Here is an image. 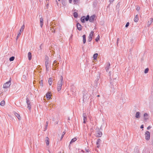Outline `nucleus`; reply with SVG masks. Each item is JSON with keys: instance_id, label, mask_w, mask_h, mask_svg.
Wrapping results in <instances>:
<instances>
[{"instance_id": "4c0bfd02", "label": "nucleus", "mask_w": 153, "mask_h": 153, "mask_svg": "<svg viewBox=\"0 0 153 153\" xmlns=\"http://www.w3.org/2000/svg\"><path fill=\"white\" fill-rule=\"evenodd\" d=\"M49 61V58L48 56H46L45 57V61Z\"/></svg>"}, {"instance_id": "0eeeda50", "label": "nucleus", "mask_w": 153, "mask_h": 153, "mask_svg": "<svg viewBox=\"0 0 153 153\" xmlns=\"http://www.w3.org/2000/svg\"><path fill=\"white\" fill-rule=\"evenodd\" d=\"M93 34H94L93 31H91V32L89 35V36H88V41L90 42H91L92 40V37L93 36Z\"/></svg>"}, {"instance_id": "f03ea898", "label": "nucleus", "mask_w": 153, "mask_h": 153, "mask_svg": "<svg viewBox=\"0 0 153 153\" xmlns=\"http://www.w3.org/2000/svg\"><path fill=\"white\" fill-rule=\"evenodd\" d=\"M11 78H10V80L5 83L3 86V88H7L9 87L11 85Z\"/></svg>"}, {"instance_id": "dca6fc26", "label": "nucleus", "mask_w": 153, "mask_h": 153, "mask_svg": "<svg viewBox=\"0 0 153 153\" xmlns=\"http://www.w3.org/2000/svg\"><path fill=\"white\" fill-rule=\"evenodd\" d=\"M45 142L47 146H48L49 144V138L48 137L45 138Z\"/></svg>"}, {"instance_id": "7ed1b4c3", "label": "nucleus", "mask_w": 153, "mask_h": 153, "mask_svg": "<svg viewBox=\"0 0 153 153\" xmlns=\"http://www.w3.org/2000/svg\"><path fill=\"white\" fill-rule=\"evenodd\" d=\"M145 138L147 140H149L150 139V133L149 131H146L145 134Z\"/></svg>"}, {"instance_id": "473e14b6", "label": "nucleus", "mask_w": 153, "mask_h": 153, "mask_svg": "<svg viewBox=\"0 0 153 153\" xmlns=\"http://www.w3.org/2000/svg\"><path fill=\"white\" fill-rule=\"evenodd\" d=\"M100 38V36L99 35H98L97 36L95 39V41L96 42L98 41H99V40Z\"/></svg>"}, {"instance_id": "393cba45", "label": "nucleus", "mask_w": 153, "mask_h": 153, "mask_svg": "<svg viewBox=\"0 0 153 153\" xmlns=\"http://www.w3.org/2000/svg\"><path fill=\"white\" fill-rule=\"evenodd\" d=\"M76 140V138L75 137L73 138V139H72V140H71V141L70 142V143L71 144L72 143L75 142Z\"/></svg>"}, {"instance_id": "423d86ee", "label": "nucleus", "mask_w": 153, "mask_h": 153, "mask_svg": "<svg viewBox=\"0 0 153 153\" xmlns=\"http://www.w3.org/2000/svg\"><path fill=\"white\" fill-rule=\"evenodd\" d=\"M96 17V15L94 14L92 16H89V21L90 22H94V19Z\"/></svg>"}, {"instance_id": "412c9836", "label": "nucleus", "mask_w": 153, "mask_h": 153, "mask_svg": "<svg viewBox=\"0 0 153 153\" xmlns=\"http://www.w3.org/2000/svg\"><path fill=\"white\" fill-rule=\"evenodd\" d=\"M82 38L83 43L85 44L86 42V36L85 35H83L82 36Z\"/></svg>"}, {"instance_id": "39448f33", "label": "nucleus", "mask_w": 153, "mask_h": 153, "mask_svg": "<svg viewBox=\"0 0 153 153\" xmlns=\"http://www.w3.org/2000/svg\"><path fill=\"white\" fill-rule=\"evenodd\" d=\"M26 102L27 105V108L29 110H30L31 108V105L29 99L27 97L26 98Z\"/></svg>"}, {"instance_id": "ddd939ff", "label": "nucleus", "mask_w": 153, "mask_h": 153, "mask_svg": "<svg viewBox=\"0 0 153 153\" xmlns=\"http://www.w3.org/2000/svg\"><path fill=\"white\" fill-rule=\"evenodd\" d=\"M140 113L139 111L137 112L135 115V117L136 118H139L140 117Z\"/></svg>"}, {"instance_id": "20e7f679", "label": "nucleus", "mask_w": 153, "mask_h": 153, "mask_svg": "<svg viewBox=\"0 0 153 153\" xmlns=\"http://www.w3.org/2000/svg\"><path fill=\"white\" fill-rule=\"evenodd\" d=\"M25 25H23L22 26L21 28L19 30V33L18 34L17 36V38L16 39L17 40L18 39L20 35L21 34V33L22 32L25 28Z\"/></svg>"}, {"instance_id": "6e6552de", "label": "nucleus", "mask_w": 153, "mask_h": 153, "mask_svg": "<svg viewBox=\"0 0 153 153\" xmlns=\"http://www.w3.org/2000/svg\"><path fill=\"white\" fill-rule=\"evenodd\" d=\"M83 119V123H85L87 120V117L85 113H84L83 114L82 116Z\"/></svg>"}, {"instance_id": "4468645a", "label": "nucleus", "mask_w": 153, "mask_h": 153, "mask_svg": "<svg viewBox=\"0 0 153 153\" xmlns=\"http://www.w3.org/2000/svg\"><path fill=\"white\" fill-rule=\"evenodd\" d=\"M40 25L41 27H42L43 24V20L42 17L40 18Z\"/></svg>"}, {"instance_id": "f257e3e1", "label": "nucleus", "mask_w": 153, "mask_h": 153, "mask_svg": "<svg viewBox=\"0 0 153 153\" xmlns=\"http://www.w3.org/2000/svg\"><path fill=\"white\" fill-rule=\"evenodd\" d=\"M63 81V78L62 76L60 77V80L58 82L57 89L58 91H60L62 88Z\"/></svg>"}, {"instance_id": "4d7b16f0", "label": "nucleus", "mask_w": 153, "mask_h": 153, "mask_svg": "<svg viewBox=\"0 0 153 153\" xmlns=\"http://www.w3.org/2000/svg\"><path fill=\"white\" fill-rule=\"evenodd\" d=\"M56 62V60H55V61H54V63H55V62Z\"/></svg>"}, {"instance_id": "ea45409f", "label": "nucleus", "mask_w": 153, "mask_h": 153, "mask_svg": "<svg viewBox=\"0 0 153 153\" xmlns=\"http://www.w3.org/2000/svg\"><path fill=\"white\" fill-rule=\"evenodd\" d=\"M114 1V0H109L110 4L112 3Z\"/></svg>"}, {"instance_id": "09e8293b", "label": "nucleus", "mask_w": 153, "mask_h": 153, "mask_svg": "<svg viewBox=\"0 0 153 153\" xmlns=\"http://www.w3.org/2000/svg\"><path fill=\"white\" fill-rule=\"evenodd\" d=\"M56 4L58 6L59 3H58V2L57 1H56Z\"/></svg>"}, {"instance_id": "052dcab7", "label": "nucleus", "mask_w": 153, "mask_h": 153, "mask_svg": "<svg viewBox=\"0 0 153 153\" xmlns=\"http://www.w3.org/2000/svg\"><path fill=\"white\" fill-rule=\"evenodd\" d=\"M152 145L153 146V141L152 142Z\"/></svg>"}, {"instance_id": "a18cd8bd", "label": "nucleus", "mask_w": 153, "mask_h": 153, "mask_svg": "<svg viewBox=\"0 0 153 153\" xmlns=\"http://www.w3.org/2000/svg\"><path fill=\"white\" fill-rule=\"evenodd\" d=\"M140 128H143V125H142L141 126H140Z\"/></svg>"}, {"instance_id": "a878e982", "label": "nucleus", "mask_w": 153, "mask_h": 153, "mask_svg": "<svg viewBox=\"0 0 153 153\" xmlns=\"http://www.w3.org/2000/svg\"><path fill=\"white\" fill-rule=\"evenodd\" d=\"M5 104V102L4 100L1 101L0 103V105L1 106H4Z\"/></svg>"}, {"instance_id": "7c9ffc66", "label": "nucleus", "mask_w": 153, "mask_h": 153, "mask_svg": "<svg viewBox=\"0 0 153 153\" xmlns=\"http://www.w3.org/2000/svg\"><path fill=\"white\" fill-rule=\"evenodd\" d=\"M15 59L14 56H13L10 57L9 59V60L11 62L13 61Z\"/></svg>"}, {"instance_id": "bb28decb", "label": "nucleus", "mask_w": 153, "mask_h": 153, "mask_svg": "<svg viewBox=\"0 0 153 153\" xmlns=\"http://www.w3.org/2000/svg\"><path fill=\"white\" fill-rule=\"evenodd\" d=\"M79 0H73V3L74 4H76L78 3Z\"/></svg>"}, {"instance_id": "aec40b11", "label": "nucleus", "mask_w": 153, "mask_h": 153, "mask_svg": "<svg viewBox=\"0 0 153 153\" xmlns=\"http://www.w3.org/2000/svg\"><path fill=\"white\" fill-rule=\"evenodd\" d=\"M139 20V19L138 17V16L137 15L135 16V17L134 18V21L135 22H137Z\"/></svg>"}, {"instance_id": "6ab92c4d", "label": "nucleus", "mask_w": 153, "mask_h": 153, "mask_svg": "<svg viewBox=\"0 0 153 153\" xmlns=\"http://www.w3.org/2000/svg\"><path fill=\"white\" fill-rule=\"evenodd\" d=\"M53 79L51 77L49 78L48 79V83L50 85H51L52 84Z\"/></svg>"}, {"instance_id": "8fccbe9b", "label": "nucleus", "mask_w": 153, "mask_h": 153, "mask_svg": "<svg viewBox=\"0 0 153 153\" xmlns=\"http://www.w3.org/2000/svg\"><path fill=\"white\" fill-rule=\"evenodd\" d=\"M62 4H63V5H65V2H63L62 1Z\"/></svg>"}, {"instance_id": "c03bdc74", "label": "nucleus", "mask_w": 153, "mask_h": 153, "mask_svg": "<svg viewBox=\"0 0 153 153\" xmlns=\"http://www.w3.org/2000/svg\"><path fill=\"white\" fill-rule=\"evenodd\" d=\"M151 128V127L150 126H149L147 128V129L148 130L149 129Z\"/></svg>"}, {"instance_id": "2eb2a0df", "label": "nucleus", "mask_w": 153, "mask_h": 153, "mask_svg": "<svg viewBox=\"0 0 153 153\" xmlns=\"http://www.w3.org/2000/svg\"><path fill=\"white\" fill-rule=\"evenodd\" d=\"M13 113L15 115V116H16V117H17L19 120H20L21 117L20 116V115L19 114H18L16 112H14Z\"/></svg>"}, {"instance_id": "de8ad7c7", "label": "nucleus", "mask_w": 153, "mask_h": 153, "mask_svg": "<svg viewBox=\"0 0 153 153\" xmlns=\"http://www.w3.org/2000/svg\"><path fill=\"white\" fill-rule=\"evenodd\" d=\"M69 1L70 3H71L72 1V0H69Z\"/></svg>"}, {"instance_id": "5701e85b", "label": "nucleus", "mask_w": 153, "mask_h": 153, "mask_svg": "<svg viewBox=\"0 0 153 153\" xmlns=\"http://www.w3.org/2000/svg\"><path fill=\"white\" fill-rule=\"evenodd\" d=\"M46 97L48 99H50L51 98V94L50 93H48L46 94Z\"/></svg>"}, {"instance_id": "f704fd0d", "label": "nucleus", "mask_w": 153, "mask_h": 153, "mask_svg": "<svg viewBox=\"0 0 153 153\" xmlns=\"http://www.w3.org/2000/svg\"><path fill=\"white\" fill-rule=\"evenodd\" d=\"M48 125V121H47L46 122V126H45V131L47 129Z\"/></svg>"}, {"instance_id": "6e6d98bb", "label": "nucleus", "mask_w": 153, "mask_h": 153, "mask_svg": "<svg viewBox=\"0 0 153 153\" xmlns=\"http://www.w3.org/2000/svg\"><path fill=\"white\" fill-rule=\"evenodd\" d=\"M80 150L82 152H84L83 150Z\"/></svg>"}, {"instance_id": "680f3d73", "label": "nucleus", "mask_w": 153, "mask_h": 153, "mask_svg": "<svg viewBox=\"0 0 153 153\" xmlns=\"http://www.w3.org/2000/svg\"><path fill=\"white\" fill-rule=\"evenodd\" d=\"M58 1H59L60 0H58Z\"/></svg>"}, {"instance_id": "b1692460", "label": "nucleus", "mask_w": 153, "mask_h": 153, "mask_svg": "<svg viewBox=\"0 0 153 153\" xmlns=\"http://www.w3.org/2000/svg\"><path fill=\"white\" fill-rule=\"evenodd\" d=\"M28 57L29 60H30L31 59L32 56L31 53L30 52H29L28 53Z\"/></svg>"}, {"instance_id": "49530a36", "label": "nucleus", "mask_w": 153, "mask_h": 153, "mask_svg": "<svg viewBox=\"0 0 153 153\" xmlns=\"http://www.w3.org/2000/svg\"><path fill=\"white\" fill-rule=\"evenodd\" d=\"M100 78V76H97V81H98Z\"/></svg>"}, {"instance_id": "4be33fe9", "label": "nucleus", "mask_w": 153, "mask_h": 153, "mask_svg": "<svg viewBox=\"0 0 153 153\" xmlns=\"http://www.w3.org/2000/svg\"><path fill=\"white\" fill-rule=\"evenodd\" d=\"M85 16H82L81 18V22L82 23H84L85 22Z\"/></svg>"}, {"instance_id": "37998d69", "label": "nucleus", "mask_w": 153, "mask_h": 153, "mask_svg": "<svg viewBox=\"0 0 153 153\" xmlns=\"http://www.w3.org/2000/svg\"><path fill=\"white\" fill-rule=\"evenodd\" d=\"M140 9V8L139 7V6H137V8H136V10H137L138 11V10H139Z\"/></svg>"}, {"instance_id": "79ce46f5", "label": "nucleus", "mask_w": 153, "mask_h": 153, "mask_svg": "<svg viewBox=\"0 0 153 153\" xmlns=\"http://www.w3.org/2000/svg\"><path fill=\"white\" fill-rule=\"evenodd\" d=\"M85 150L86 151V152L88 153L89 152V149H85Z\"/></svg>"}, {"instance_id": "c9c22d12", "label": "nucleus", "mask_w": 153, "mask_h": 153, "mask_svg": "<svg viewBox=\"0 0 153 153\" xmlns=\"http://www.w3.org/2000/svg\"><path fill=\"white\" fill-rule=\"evenodd\" d=\"M149 68H146L145 70V71H144V73L145 74H146L147 73L148 71H149Z\"/></svg>"}, {"instance_id": "1a4fd4ad", "label": "nucleus", "mask_w": 153, "mask_h": 153, "mask_svg": "<svg viewBox=\"0 0 153 153\" xmlns=\"http://www.w3.org/2000/svg\"><path fill=\"white\" fill-rule=\"evenodd\" d=\"M77 29L79 30H81L82 29V25L79 23H77L76 25Z\"/></svg>"}, {"instance_id": "e433bc0d", "label": "nucleus", "mask_w": 153, "mask_h": 153, "mask_svg": "<svg viewBox=\"0 0 153 153\" xmlns=\"http://www.w3.org/2000/svg\"><path fill=\"white\" fill-rule=\"evenodd\" d=\"M46 68V70L47 71H49V66H45Z\"/></svg>"}, {"instance_id": "9b49d317", "label": "nucleus", "mask_w": 153, "mask_h": 153, "mask_svg": "<svg viewBox=\"0 0 153 153\" xmlns=\"http://www.w3.org/2000/svg\"><path fill=\"white\" fill-rule=\"evenodd\" d=\"M101 140L100 139H98L96 142V145H97V147L99 148L100 146V143Z\"/></svg>"}, {"instance_id": "58836bf2", "label": "nucleus", "mask_w": 153, "mask_h": 153, "mask_svg": "<svg viewBox=\"0 0 153 153\" xmlns=\"http://www.w3.org/2000/svg\"><path fill=\"white\" fill-rule=\"evenodd\" d=\"M129 23L128 22H127L126 25L125 27H127L129 26Z\"/></svg>"}, {"instance_id": "72a5a7b5", "label": "nucleus", "mask_w": 153, "mask_h": 153, "mask_svg": "<svg viewBox=\"0 0 153 153\" xmlns=\"http://www.w3.org/2000/svg\"><path fill=\"white\" fill-rule=\"evenodd\" d=\"M48 61H45V66H48Z\"/></svg>"}, {"instance_id": "cd10ccee", "label": "nucleus", "mask_w": 153, "mask_h": 153, "mask_svg": "<svg viewBox=\"0 0 153 153\" xmlns=\"http://www.w3.org/2000/svg\"><path fill=\"white\" fill-rule=\"evenodd\" d=\"M98 53H95L93 55V58L94 59H96L97 56H98Z\"/></svg>"}, {"instance_id": "c85d7f7f", "label": "nucleus", "mask_w": 153, "mask_h": 153, "mask_svg": "<svg viewBox=\"0 0 153 153\" xmlns=\"http://www.w3.org/2000/svg\"><path fill=\"white\" fill-rule=\"evenodd\" d=\"M89 15H87L86 17H85V21H88V20H89Z\"/></svg>"}, {"instance_id": "13d9d810", "label": "nucleus", "mask_w": 153, "mask_h": 153, "mask_svg": "<svg viewBox=\"0 0 153 153\" xmlns=\"http://www.w3.org/2000/svg\"><path fill=\"white\" fill-rule=\"evenodd\" d=\"M58 153H62L61 152H59Z\"/></svg>"}, {"instance_id": "f8f14e48", "label": "nucleus", "mask_w": 153, "mask_h": 153, "mask_svg": "<svg viewBox=\"0 0 153 153\" xmlns=\"http://www.w3.org/2000/svg\"><path fill=\"white\" fill-rule=\"evenodd\" d=\"M110 68V62H108L105 68V70L107 72H108Z\"/></svg>"}, {"instance_id": "e2e57ef3", "label": "nucleus", "mask_w": 153, "mask_h": 153, "mask_svg": "<svg viewBox=\"0 0 153 153\" xmlns=\"http://www.w3.org/2000/svg\"><path fill=\"white\" fill-rule=\"evenodd\" d=\"M39 0L40 1V0Z\"/></svg>"}, {"instance_id": "3c124183", "label": "nucleus", "mask_w": 153, "mask_h": 153, "mask_svg": "<svg viewBox=\"0 0 153 153\" xmlns=\"http://www.w3.org/2000/svg\"><path fill=\"white\" fill-rule=\"evenodd\" d=\"M109 74L110 75H111V72H109Z\"/></svg>"}, {"instance_id": "2f4dec72", "label": "nucleus", "mask_w": 153, "mask_h": 153, "mask_svg": "<svg viewBox=\"0 0 153 153\" xmlns=\"http://www.w3.org/2000/svg\"><path fill=\"white\" fill-rule=\"evenodd\" d=\"M65 131H63L62 133V134L61 135V138H60V140H62V139L63 138V137H64V134H65Z\"/></svg>"}, {"instance_id": "bf43d9fd", "label": "nucleus", "mask_w": 153, "mask_h": 153, "mask_svg": "<svg viewBox=\"0 0 153 153\" xmlns=\"http://www.w3.org/2000/svg\"><path fill=\"white\" fill-rule=\"evenodd\" d=\"M97 96L98 97H100V95H98Z\"/></svg>"}, {"instance_id": "9d476101", "label": "nucleus", "mask_w": 153, "mask_h": 153, "mask_svg": "<svg viewBox=\"0 0 153 153\" xmlns=\"http://www.w3.org/2000/svg\"><path fill=\"white\" fill-rule=\"evenodd\" d=\"M149 114L146 113H145L143 115V116L144 117V120H147L149 119Z\"/></svg>"}, {"instance_id": "c756f323", "label": "nucleus", "mask_w": 153, "mask_h": 153, "mask_svg": "<svg viewBox=\"0 0 153 153\" xmlns=\"http://www.w3.org/2000/svg\"><path fill=\"white\" fill-rule=\"evenodd\" d=\"M74 16L75 18H77L78 16V14L76 12H74Z\"/></svg>"}, {"instance_id": "a211bd4d", "label": "nucleus", "mask_w": 153, "mask_h": 153, "mask_svg": "<svg viewBox=\"0 0 153 153\" xmlns=\"http://www.w3.org/2000/svg\"><path fill=\"white\" fill-rule=\"evenodd\" d=\"M102 135V133L100 131H98L97 132L96 136L97 137H100Z\"/></svg>"}, {"instance_id": "f3484780", "label": "nucleus", "mask_w": 153, "mask_h": 153, "mask_svg": "<svg viewBox=\"0 0 153 153\" xmlns=\"http://www.w3.org/2000/svg\"><path fill=\"white\" fill-rule=\"evenodd\" d=\"M153 22V19L152 18H151L150 19V20L148 21L147 22V26H149L152 22Z\"/></svg>"}, {"instance_id": "a19ab883", "label": "nucleus", "mask_w": 153, "mask_h": 153, "mask_svg": "<svg viewBox=\"0 0 153 153\" xmlns=\"http://www.w3.org/2000/svg\"><path fill=\"white\" fill-rule=\"evenodd\" d=\"M40 85H41V86H43V80H41V81Z\"/></svg>"}, {"instance_id": "864d4df0", "label": "nucleus", "mask_w": 153, "mask_h": 153, "mask_svg": "<svg viewBox=\"0 0 153 153\" xmlns=\"http://www.w3.org/2000/svg\"><path fill=\"white\" fill-rule=\"evenodd\" d=\"M118 40H119V39L118 38L117 39V44L118 43Z\"/></svg>"}, {"instance_id": "603ef678", "label": "nucleus", "mask_w": 153, "mask_h": 153, "mask_svg": "<svg viewBox=\"0 0 153 153\" xmlns=\"http://www.w3.org/2000/svg\"><path fill=\"white\" fill-rule=\"evenodd\" d=\"M48 152H49V153H53L52 152H51L49 150H48Z\"/></svg>"}, {"instance_id": "5fc2aeb1", "label": "nucleus", "mask_w": 153, "mask_h": 153, "mask_svg": "<svg viewBox=\"0 0 153 153\" xmlns=\"http://www.w3.org/2000/svg\"><path fill=\"white\" fill-rule=\"evenodd\" d=\"M97 79H96L95 80V81L97 82Z\"/></svg>"}]
</instances>
